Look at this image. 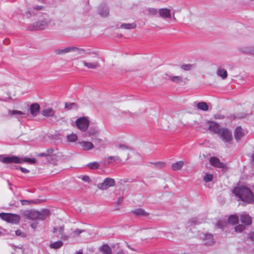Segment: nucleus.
Returning a JSON list of instances; mask_svg holds the SVG:
<instances>
[{"instance_id":"14","label":"nucleus","mask_w":254,"mask_h":254,"mask_svg":"<svg viewBox=\"0 0 254 254\" xmlns=\"http://www.w3.org/2000/svg\"><path fill=\"white\" fill-rule=\"evenodd\" d=\"M244 135L243 129L240 126L237 127L234 131V136L235 139L239 141Z\"/></svg>"},{"instance_id":"32","label":"nucleus","mask_w":254,"mask_h":254,"mask_svg":"<svg viewBox=\"0 0 254 254\" xmlns=\"http://www.w3.org/2000/svg\"><path fill=\"white\" fill-rule=\"evenodd\" d=\"M86 166L91 170L97 169L99 168V164L97 162H90L86 165Z\"/></svg>"},{"instance_id":"34","label":"nucleus","mask_w":254,"mask_h":254,"mask_svg":"<svg viewBox=\"0 0 254 254\" xmlns=\"http://www.w3.org/2000/svg\"><path fill=\"white\" fill-rule=\"evenodd\" d=\"M228 221L230 223L232 224V225L236 224L239 222V218L238 216L235 215H231Z\"/></svg>"},{"instance_id":"18","label":"nucleus","mask_w":254,"mask_h":254,"mask_svg":"<svg viewBox=\"0 0 254 254\" xmlns=\"http://www.w3.org/2000/svg\"><path fill=\"white\" fill-rule=\"evenodd\" d=\"M82 63L85 66L90 69H95L100 66L99 63L97 62L89 63L83 61Z\"/></svg>"},{"instance_id":"45","label":"nucleus","mask_w":254,"mask_h":254,"mask_svg":"<svg viewBox=\"0 0 254 254\" xmlns=\"http://www.w3.org/2000/svg\"><path fill=\"white\" fill-rule=\"evenodd\" d=\"M19 251L22 252L23 254H31V252L30 250H23L21 249H19Z\"/></svg>"},{"instance_id":"42","label":"nucleus","mask_w":254,"mask_h":254,"mask_svg":"<svg viewBox=\"0 0 254 254\" xmlns=\"http://www.w3.org/2000/svg\"><path fill=\"white\" fill-rule=\"evenodd\" d=\"M148 12L149 14L152 15H156L158 14V11L157 9L154 8H150L148 9Z\"/></svg>"},{"instance_id":"19","label":"nucleus","mask_w":254,"mask_h":254,"mask_svg":"<svg viewBox=\"0 0 254 254\" xmlns=\"http://www.w3.org/2000/svg\"><path fill=\"white\" fill-rule=\"evenodd\" d=\"M30 109L31 115L35 117L37 115L39 112L40 106L36 103L33 104L30 106Z\"/></svg>"},{"instance_id":"61","label":"nucleus","mask_w":254,"mask_h":254,"mask_svg":"<svg viewBox=\"0 0 254 254\" xmlns=\"http://www.w3.org/2000/svg\"><path fill=\"white\" fill-rule=\"evenodd\" d=\"M75 254H83L81 250H80L76 253Z\"/></svg>"},{"instance_id":"53","label":"nucleus","mask_w":254,"mask_h":254,"mask_svg":"<svg viewBox=\"0 0 254 254\" xmlns=\"http://www.w3.org/2000/svg\"><path fill=\"white\" fill-rule=\"evenodd\" d=\"M37 223L33 222L31 224V227L35 229L37 228Z\"/></svg>"},{"instance_id":"10","label":"nucleus","mask_w":254,"mask_h":254,"mask_svg":"<svg viewBox=\"0 0 254 254\" xmlns=\"http://www.w3.org/2000/svg\"><path fill=\"white\" fill-rule=\"evenodd\" d=\"M206 124L208 126V129L211 132L218 134V132L221 128L218 124L214 122L210 121H207Z\"/></svg>"},{"instance_id":"33","label":"nucleus","mask_w":254,"mask_h":254,"mask_svg":"<svg viewBox=\"0 0 254 254\" xmlns=\"http://www.w3.org/2000/svg\"><path fill=\"white\" fill-rule=\"evenodd\" d=\"M242 52L244 53L254 55V47H244L242 49Z\"/></svg>"},{"instance_id":"49","label":"nucleus","mask_w":254,"mask_h":254,"mask_svg":"<svg viewBox=\"0 0 254 254\" xmlns=\"http://www.w3.org/2000/svg\"><path fill=\"white\" fill-rule=\"evenodd\" d=\"M83 231H84L83 230H79V229H77V230H75L73 233L74 234V235H79L80 234H81Z\"/></svg>"},{"instance_id":"26","label":"nucleus","mask_w":254,"mask_h":254,"mask_svg":"<svg viewBox=\"0 0 254 254\" xmlns=\"http://www.w3.org/2000/svg\"><path fill=\"white\" fill-rule=\"evenodd\" d=\"M41 114L43 116L48 117L53 116L55 112L53 109L48 108L42 110Z\"/></svg>"},{"instance_id":"40","label":"nucleus","mask_w":254,"mask_h":254,"mask_svg":"<svg viewBox=\"0 0 254 254\" xmlns=\"http://www.w3.org/2000/svg\"><path fill=\"white\" fill-rule=\"evenodd\" d=\"M108 160H113L114 161L117 162V163H120L122 161L120 157H119L118 156H110L108 158Z\"/></svg>"},{"instance_id":"52","label":"nucleus","mask_w":254,"mask_h":254,"mask_svg":"<svg viewBox=\"0 0 254 254\" xmlns=\"http://www.w3.org/2000/svg\"><path fill=\"white\" fill-rule=\"evenodd\" d=\"M38 156H39V157H47L48 155H47L46 152H45L39 153L38 154Z\"/></svg>"},{"instance_id":"2","label":"nucleus","mask_w":254,"mask_h":254,"mask_svg":"<svg viewBox=\"0 0 254 254\" xmlns=\"http://www.w3.org/2000/svg\"><path fill=\"white\" fill-rule=\"evenodd\" d=\"M1 162L3 163H18L22 164L24 162H28L30 164H34L36 162L35 158L27 157L20 158L15 156L5 157L2 158Z\"/></svg>"},{"instance_id":"1","label":"nucleus","mask_w":254,"mask_h":254,"mask_svg":"<svg viewBox=\"0 0 254 254\" xmlns=\"http://www.w3.org/2000/svg\"><path fill=\"white\" fill-rule=\"evenodd\" d=\"M234 194L241 200L247 203L254 202V194L251 189L248 187L242 186L235 187L233 190Z\"/></svg>"},{"instance_id":"4","label":"nucleus","mask_w":254,"mask_h":254,"mask_svg":"<svg viewBox=\"0 0 254 254\" xmlns=\"http://www.w3.org/2000/svg\"><path fill=\"white\" fill-rule=\"evenodd\" d=\"M50 212L48 209H43L41 211H34L30 213V217L31 219L38 220H45L50 214Z\"/></svg>"},{"instance_id":"56","label":"nucleus","mask_w":254,"mask_h":254,"mask_svg":"<svg viewBox=\"0 0 254 254\" xmlns=\"http://www.w3.org/2000/svg\"><path fill=\"white\" fill-rule=\"evenodd\" d=\"M123 201V197H120L119 198H118V203L119 204L122 203Z\"/></svg>"},{"instance_id":"62","label":"nucleus","mask_w":254,"mask_h":254,"mask_svg":"<svg viewBox=\"0 0 254 254\" xmlns=\"http://www.w3.org/2000/svg\"><path fill=\"white\" fill-rule=\"evenodd\" d=\"M96 140L97 142H100L102 141V140L101 139H96Z\"/></svg>"},{"instance_id":"51","label":"nucleus","mask_w":254,"mask_h":254,"mask_svg":"<svg viewBox=\"0 0 254 254\" xmlns=\"http://www.w3.org/2000/svg\"><path fill=\"white\" fill-rule=\"evenodd\" d=\"M250 161L251 164H254V153L252 154L250 157Z\"/></svg>"},{"instance_id":"6","label":"nucleus","mask_w":254,"mask_h":254,"mask_svg":"<svg viewBox=\"0 0 254 254\" xmlns=\"http://www.w3.org/2000/svg\"><path fill=\"white\" fill-rule=\"evenodd\" d=\"M225 142H230L232 140V132L227 128L221 127L218 134Z\"/></svg>"},{"instance_id":"8","label":"nucleus","mask_w":254,"mask_h":254,"mask_svg":"<svg viewBox=\"0 0 254 254\" xmlns=\"http://www.w3.org/2000/svg\"><path fill=\"white\" fill-rule=\"evenodd\" d=\"M210 164L217 168H221L223 171H226L227 170L226 165L221 162L220 160L215 157H212L209 160Z\"/></svg>"},{"instance_id":"21","label":"nucleus","mask_w":254,"mask_h":254,"mask_svg":"<svg viewBox=\"0 0 254 254\" xmlns=\"http://www.w3.org/2000/svg\"><path fill=\"white\" fill-rule=\"evenodd\" d=\"M78 107V105L74 102H66L64 104V109L68 111L76 110Z\"/></svg>"},{"instance_id":"60","label":"nucleus","mask_w":254,"mask_h":254,"mask_svg":"<svg viewBox=\"0 0 254 254\" xmlns=\"http://www.w3.org/2000/svg\"><path fill=\"white\" fill-rule=\"evenodd\" d=\"M7 183L8 185V186H9V189H11V184L10 183V182L9 181V180H7Z\"/></svg>"},{"instance_id":"22","label":"nucleus","mask_w":254,"mask_h":254,"mask_svg":"<svg viewBox=\"0 0 254 254\" xmlns=\"http://www.w3.org/2000/svg\"><path fill=\"white\" fill-rule=\"evenodd\" d=\"M8 113L10 115L15 116L17 119H19L18 116H21L23 118L25 117L26 115L25 113L18 110H9Z\"/></svg>"},{"instance_id":"43","label":"nucleus","mask_w":254,"mask_h":254,"mask_svg":"<svg viewBox=\"0 0 254 254\" xmlns=\"http://www.w3.org/2000/svg\"><path fill=\"white\" fill-rule=\"evenodd\" d=\"M81 179L83 181H84L85 182L88 183H90L91 181V180L90 178V177L87 175L82 176L81 177Z\"/></svg>"},{"instance_id":"36","label":"nucleus","mask_w":254,"mask_h":254,"mask_svg":"<svg viewBox=\"0 0 254 254\" xmlns=\"http://www.w3.org/2000/svg\"><path fill=\"white\" fill-rule=\"evenodd\" d=\"M194 67V64H184L181 66L182 69L186 71L190 70Z\"/></svg>"},{"instance_id":"7","label":"nucleus","mask_w":254,"mask_h":254,"mask_svg":"<svg viewBox=\"0 0 254 254\" xmlns=\"http://www.w3.org/2000/svg\"><path fill=\"white\" fill-rule=\"evenodd\" d=\"M115 185V181L113 179L107 178L102 183L98 184L97 187L100 190H105L111 187L114 186Z\"/></svg>"},{"instance_id":"11","label":"nucleus","mask_w":254,"mask_h":254,"mask_svg":"<svg viewBox=\"0 0 254 254\" xmlns=\"http://www.w3.org/2000/svg\"><path fill=\"white\" fill-rule=\"evenodd\" d=\"M78 143L84 151H89L94 148V144L90 141L82 140L78 141Z\"/></svg>"},{"instance_id":"24","label":"nucleus","mask_w":254,"mask_h":254,"mask_svg":"<svg viewBox=\"0 0 254 254\" xmlns=\"http://www.w3.org/2000/svg\"><path fill=\"white\" fill-rule=\"evenodd\" d=\"M216 73L217 75L221 77L223 79L226 78L227 77V72L226 70L222 67H219L218 68Z\"/></svg>"},{"instance_id":"29","label":"nucleus","mask_w":254,"mask_h":254,"mask_svg":"<svg viewBox=\"0 0 254 254\" xmlns=\"http://www.w3.org/2000/svg\"><path fill=\"white\" fill-rule=\"evenodd\" d=\"M170 81L175 82L176 83H180L183 82V79L181 76H170L168 78Z\"/></svg>"},{"instance_id":"57","label":"nucleus","mask_w":254,"mask_h":254,"mask_svg":"<svg viewBox=\"0 0 254 254\" xmlns=\"http://www.w3.org/2000/svg\"><path fill=\"white\" fill-rule=\"evenodd\" d=\"M250 238L252 240L254 241V232L251 234Z\"/></svg>"},{"instance_id":"23","label":"nucleus","mask_w":254,"mask_h":254,"mask_svg":"<svg viewBox=\"0 0 254 254\" xmlns=\"http://www.w3.org/2000/svg\"><path fill=\"white\" fill-rule=\"evenodd\" d=\"M184 165L183 161H179L172 164L171 167L173 171L180 170Z\"/></svg>"},{"instance_id":"3","label":"nucleus","mask_w":254,"mask_h":254,"mask_svg":"<svg viewBox=\"0 0 254 254\" xmlns=\"http://www.w3.org/2000/svg\"><path fill=\"white\" fill-rule=\"evenodd\" d=\"M0 217L3 220L12 224H18L20 220L19 215L12 213H0Z\"/></svg>"},{"instance_id":"35","label":"nucleus","mask_w":254,"mask_h":254,"mask_svg":"<svg viewBox=\"0 0 254 254\" xmlns=\"http://www.w3.org/2000/svg\"><path fill=\"white\" fill-rule=\"evenodd\" d=\"M151 164L154 165V167L158 169H161L166 166V163L162 161L151 162Z\"/></svg>"},{"instance_id":"16","label":"nucleus","mask_w":254,"mask_h":254,"mask_svg":"<svg viewBox=\"0 0 254 254\" xmlns=\"http://www.w3.org/2000/svg\"><path fill=\"white\" fill-rule=\"evenodd\" d=\"M99 14L102 17H106L109 14V10L107 6L105 5H100L98 8Z\"/></svg>"},{"instance_id":"37","label":"nucleus","mask_w":254,"mask_h":254,"mask_svg":"<svg viewBox=\"0 0 254 254\" xmlns=\"http://www.w3.org/2000/svg\"><path fill=\"white\" fill-rule=\"evenodd\" d=\"M67 139L69 142H75L77 140V136L76 134L72 133L67 135Z\"/></svg>"},{"instance_id":"41","label":"nucleus","mask_w":254,"mask_h":254,"mask_svg":"<svg viewBox=\"0 0 254 254\" xmlns=\"http://www.w3.org/2000/svg\"><path fill=\"white\" fill-rule=\"evenodd\" d=\"M55 152V150L52 148L47 149L46 151L48 156H51L52 155H57V153Z\"/></svg>"},{"instance_id":"48","label":"nucleus","mask_w":254,"mask_h":254,"mask_svg":"<svg viewBox=\"0 0 254 254\" xmlns=\"http://www.w3.org/2000/svg\"><path fill=\"white\" fill-rule=\"evenodd\" d=\"M119 148L120 149H122V150H125V149H127L128 148V147L126 145H123V144H120L119 145Z\"/></svg>"},{"instance_id":"58","label":"nucleus","mask_w":254,"mask_h":254,"mask_svg":"<svg viewBox=\"0 0 254 254\" xmlns=\"http://www.w3.org/2000/svg\"><path fill=\"white\" fill-rule=\"evenodd\" d=\"M35 8L37 10H41L43 8V7L42 6H37Z\"/></svg>"},{"instance_id":"63","label":"nucleus","mask_w":254,"mask_h":254,"mask_svg":"<svg viewBox=\"0 0 254 254\" xmlns=\"http://www.w3.org/2000/svg\"><path fill=\"white\" fill-rule=\"evenodd\" d=\"M108 163H109V164H111V163H112V162H110V161H109V162H108Z\"/></svg>"},{"instance_id":"5","label":"nucleus","mask_w":254,"mask_h":254,"mask_svg":"<svg viewBox=\"0 0 254 254\" xmlns=\"http://www.w3.org/2000/svg\"><path fill=\"white\" fill-rule=\"evenodd\" d=\"M75 123L79 129L82 131H85L89 127V121L86 117H80L76 120Z\"/></svg>"},{"instance_id":"64","label":"nucleus","mask_w":254,"mask_h":254,"mask_svg":"<svg viewBox=\"0 0 254 254\" xmlns=\"http://www.w3.org/2000/svg\"><path fill=\"white\" fill-rule=\"evenodd\" d=\"M6 41H7L6 40H5V41H3V43L6 42Z\"/></svg>"},{"instance_id":"28","label":"nucleus","mask_w":254,"mask_h":254,"mask_svg":"<svg viewBox=\"0 0 254 254\" xmlns=\"http://www.w3.org/2000/svg\"><path fill=\"white\" fill-rule=\"evenodd\" d=\"M197 109L203 111H207L208 110V106L206 103L204 102H200L197 103L196 105Z\"/></svg>"},{"instance_id":"20","label":"nucleus","mask_w":254,"mask_h":254,"mask_svg":"<svg viewBox=\"0 0 254 254\" xmlns=\"http://www.w3.org/2000/svg\"><path fill=\"white\" fill-rule=\"evenodd\" d=\"M84 50L82 49H79L75 47L64 48V53L69 52H76L78 54H81Z\"/></svg>"},{"instance_id":"15","label":"nucleus","mask_w":254,"mask_h":254,"mask_svg":"<svg viewBox=\"0 0 254 254\" xmlns=\"http://www.w3.org/2000/svg\"><path fill=\"white\" fill-rule=\"evenodd\" d=\"M158 13L159 15L163 18L171 17L170 10L167 8L159 9Z\"/></svg>"},{"instance_id":"44","label":"nucleus","mask_w":254,"mask_h":254,"mask_svg":"<svg viewBox=\"0 0 254 254\" xmlns=\"http://www.w3.org/2000/svg\"><path fill=\"white\" fill-rule=\"evenodd\" d=\"M15 235L17 236L25 237V234L20 230H17L15 231Z\"/></svg>"},{"instance_id":"13","label":"nucleus","mask_w":254,"mask_h":254,"mask_svg":"<svg viewBox=\"0 0 254 254\" xmlns=\"http://www.w3.org/2000/svg\"><path fill=\"white\" fill-rule=\"evenodd\" d=\"M99 132V131L97 126L90 127L84 135L85 137H91L97 135Z\"/></svg>"},{"instance_id":"30","label":"nucleus","mask_w":254,"mask_h":254,"mask_svg":"<svg viewBox=\"0 0 254 254\" xmlns=\"http://www.w3.org/2000/svg\"><path fill=\"white\" fill-rule=\"evenodd\" d=\"M63 242L62 241H58L54 243H52L50 244V247L51 249H58L63 246Z\"/></svg>"},{"instance_id":"31","label":"nucleus","mask_w":254,"mask_h":254,"mask_svg":"<svg viewBox=\"0 0 254 254\" xmlns=\"http://www.w3.org/2000/svg\"><path fill=\"white\" fill-rule=\"evenodd\" d=\"M136 25L134 23H124L121 25V28L125 29H131L135 28Z\"/></svg>"},{"instance_id":"50","label":"nucleus","mask_w":254,"mask_h":254,"mask_svg":"<svg viewBox=\"0 0 254 254\" xmlns=\"http://www.w3.org/2000/svg\"><path fill=\"white\" fill-rule=\"evenodd\" d=\"M223 225H224V223L222 222V221H218L217 223V226L219 228H221L222 229L223 228Z\"/></svg>"},{"instance_id":"47","label":"nucleus","mask_w":254,"mask_h":254,"mask_svg":"<svg viewBox=\"0 0 254 254\" xmlns=\"http://www.w3.org/2000/svg\"><path fill=\"white\" fill-rule=\"evenodd\" d=\"M214 118L215 119H223L224 118V116L220 114H216L214 115Z\"/></svg>"},{"instance_id":"12","label":"nucleus","mask_w":254,"mask_h":254,"mask_svg":"<svg viewBox=\"0 0 254 254\" xmlns=\"http://www.w3.org/2000/svg\"><path fill=\"white\" fill-rule=\"evenodd\" d=\"M240 221L245 225H250L252 224V219L250 216L243 212L240 215Z\"/></svg>"},{"instance_id":"46","label":"nucleus","mask_w":254,"mask_h":254,"mask_svg":"<svg viewBox=\"0 0 254 254\" xmlns=\"http://www.w3.org/2000/svg\"><path fill=\"white\" fill-rule=\"evenodd\" d=\"M16 169H19L20 170V171L24 173H27L29 172V171L28 170H27V169L24 168L23 167H19V168H18V167H16Z\"/></svg>"},{"instance_id":"38","label":"nucleus","mask_w":254,"mask_h":254,"mask_svg":"<svg viewBox=\"0 0 254 254\" xmlns=\"http://www.w3.org/2000/svg\"><path fill=\"white\" fill-rule=\"evenodd\" d=\"M203 180L205 182H209L210 181H211L213 179V176L211 174H206L204 177H203Z\"/></svg>"},{"instance_id":"27","label":"nucleus","mask_w":254,"mask_h":254,"mask_svg":"<svg viewBox=\"0 0 254 254\" xmlns=\"http://www.w3.org/2000/svg\"><path fill=\"white\" fill-rule=\"evenodd\" d=\"M100 251L104 254H112V251L110 247L107 245H104L100 248Z\"/></svg>"},{"instance_id":"9","label":"nucleus","mask_w":254,"mask_h":254,"mask_svg":"<svg viewBox=\"0 0 254 254\" xmlns=\"http://www.w3.org/2000/svg\"><path fill=\"white\" fill-rule=\"evenodd\" d=\"M49 21L46 19L37 22L33 25V28H31L32 30H39L46 29L49 24Z\"/></svg>"},{"instance_id":"59","label":"nucleus","mask_w":254,"mask_h":254,"mask_svg":"<svg viewBox=\"0 0 254 254\" xmlns=\"http://www.w3.org/2000/svg\"><path fill=\"white\" fill-rule=\"evenodd\" d=\"M117 254H125V253L123 250H121L118 252Z\"/></svg>"},{"instance_id":"54","label":"nucleus","mask_w":254,"mask_h":254,"mask_svg":"<svg viewBox=\"0 0 254 254\" xmlns=\"http://www.w3.org/2000/svg\"><path fill=\"white\" fill-rule=\"evenodd\" d=\"M27 202L28 203V204H30L31 203H34V201L33 200H31V201H29V200H23L22 201V203L23 204H24V202Z\"/></svg>"},{"instance_id":"39","label":"nucleus","mask_w":254,"mask_h":254,"mask_svg":"<svg viewBox=\"0 0 254 254\" xmlns=\"http://www.w3.org/2000/svg\"><path fill=\"white\" fill-rule=\"evenodd\" d=\"M245 229V225H238L235 227V230L237 232H242Z\"/></svg>"},{"instance_id":"25","label":"nucleus","mask_w":254,"mask_h":254,"mask_svg":"<svg viewBox=\"0 0 254 254\" xmlns=\"http://www.w3.org/2000/svg\"><path fill=\"white\" fill-rule=\"evenodd\" d=\"M132 213L138 216H147L149 215L148 213L141 208L135 209L132 211Z\"/></svg>"},{"instance_id":"17","label":"nucleus","mask_w":254,"mask_h":254,"mask_svg":"<svg viewBox=\"0 0 254 254\" xmlns=\"http://www.w3.org/2000/svg\"><path fill=\"white\" fill-rule=\"evenodd\" d=\"M204 243L206 245L210 246L214 244L213 236L211 234H205L204 238Z\"/></svg>"},{"instance_id":"55","label":"nucleus","mask_w":254,"mask_h":254,"mask_svg":"<svg viewBox=\"0 0 254 254\" xmlns=\"http://www.w3.org/2000/svg\"><path fill=\"white\" fill-rule=\"evenodd\" d=\"M56 53L57 54H62L64 53V50H63V49L57 50H56Z\"/></svg>"}]
</instances>
